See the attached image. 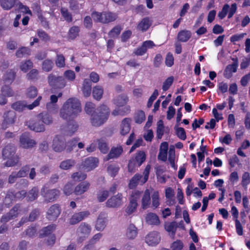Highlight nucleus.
I'll use <instances>...</instances> for the list:
<instances>
[{
	"label": "nucleus",
	"instance_id": "39448f33",
	"mask_svg": "<svg viewBox=\"0 0 250 250\" xmlns=\"http://www.w3.org/2000/svg\"><path fill=\"white\" fill-rule=\"evenodd\" d=\"M142 191L137 190H133L129 198V204L125 208V212L130 215L136 211L138 207L137 201L141 197Z\"/></svg>",
	"mask_w": 250,
	"mask_h": 250
},
{
	"label": "nucleus",
	"instance_id": "bb28decb",
	"mask_svg": "<svg viewBox=\"0 0 250 250\" xmlns=\"http://www.w3.org/2000/svg\"><path fill=\"white\" fill-rule=\"evenodd\" d=\"M39 188L37 187H33L26 194V200L27 202H32L36 200L39 196Z\"/></svg>",
	"mask_w": 250,
	"mask_h": 250
},
{
	"label": "nucleus",
	"instance_id": "e2e57ef3",
	"mask_svg": "<svg viewBox=\"0 0 250 250\" xmlns=\"http://www.w3.org/2000/svg\"><path fill=\"white\" fill-rule=\"evenodd\" d=\"M119 168L118 167L115 165H109L107 167L108 173L112 177H114L119 171Z\"/></svg>",
	"mask_w": 250,
	"mask_h": 250
},
{
	"label": "nucleus",
	"instance_id": "c756f323",
	"mask_svg": "<svg viewBox=\"0 0 250 250\" xmlns=\"http://www.w3.org/2000/svg\"><path fill=\"white\" fill-rule=\"evenodd\" d=\"M146 221L148 224L151 225H158L160 224L158 216L153 213H149L146 214Z\"/></svg>",
	"mask_w": 250,
	"mask_h": 250
},
{
	"label": "nucleus",
	"instance_id": "a18cd8bd",
	"mask_svg": "<svg viewBox=\"0 0 250 250\" xmlns=\"http://www.w3.org/2000/svg\"><path fill=\"white\" fill-rule=\"evenodd\" d=\"M145 114L143 110L138 111L136 113L134 116L135 122L138 124L142 123L145 120Z\"/></svg>",
	"mask_w": 250,
	"mask_h": 250
},
{
	"label": "nucleus",
	"instance_id": "864d4df0",
	"mask_svg": "<svg viewBox=\"0 0 250 250\" xmlns=\"http://www.w3.org/2000/svg\"><path fill=\"white\" fill-rule=\"evenodd\" d=\"M121 30L122 28L120 26H116L110 31L108 36L110 38H116L120 34Z\"/></svg>",
	"mask_w": 250,
	"mask_h": 250
},
{
	"label": "nucleus",
	"instance_id": "09e8293b",
	"mask_svg": "<svg viewBox=\"0 0 250 250\" xmlns=\"http://www.w3.org/2000/svg\"><path fill=\"white\" fill-rule=\"evenodd\" d=\"M54 65L53 62L50 60H45L42 63V68L45 72L50 71Z\"/></svg>",
	"mask_w": 250,
	"mask_h": 250
},
{
	"label": "nucleus",
	"instance_id": "ea45409f",
	"mask_svg": "<svg viewBox=\"0 0 250 250\" xmlns=\"http://www.w3.org/2000/svg\"><path fill=\"white\" fill-rule=\"evenodd\" d=\"M132 159L137 163V167H139L146 160V154L144 151H140Z\"/></svg>",
	"mask_w": 250,
	"mask_h": 250
},
{
	"label": "nucleus",
	"instance_id": "774afa93",
	"mask_svg": "<svg viewBox=\"0 0 250 250\" xmlns=\"http://www.w3.org/2000/svg\"><path fill=\"white\" fill-rule=\"evenodd\" d=\"M250 182V176L249 173L245 172L242 176V185L243 187L246 188Z\"/></svg>",
	"mask_w": 250,
	"mask_h": 250
},
{
	"label": "nucleus",
	"instance_id": "9d476101",
	"mask_svg": "<svg viewBox=\"0 0 250 250\" xmlns=\"http://www.w3.org/2000/svg\"><path fill=\"white\" fill-rule=\"evenodd\" d=\"M3 118L1 127L3 129H5L15 123L17 118L16 113L12 110L6 111L3 113Z\"/></svg>",
	"mask_w": 250,
	"mask_h": 250
},
{
	"label": "nucleus",
	"instance_id": "72a5a7b5",
	"mask_svg": "<svg viewBox=\"0 0 250 250\" xmlns=\"http://www.w3.org/2000/svg\"><path fill=\"white\" fill-rule=\"evenodd\" d=\"M18 0H0V4L4 10H9L17 4Z\"/></svg>",
	"mask_w": 250,
	"mask_h": 250
},
{
	"label": "nucleus",
	"instance_id": "4d7b16f0",
	"mask_svg": "<svg viewBox=\"0 0 250 250\" xmlns=\"http://www.w3.org/2000/svg\"><path fill=\"white\" fill-rule=\"evenodd\" d=\"M86 174L81 172H77L72 175V178L75 181H82L85 180L86 178Z\"/></svg>",
	"mask_w": 250,
	"mask_h": 250
},
{
	"label": "nucleus",
	"instance_id": "f257e3e1",
	"mask_svg": "<svg viewBox=\"0 0 250 250\" xmlns=\"http://www.w3.org/2000/svg\"><path fill=\"white\" fill-rule=\"evenodd\" d=\"M81 111L80 101L76 98H69L60 109V115L65 120H71Z\"/></svg>",
	"mask_w": 250,
	"mask_h": 250
},
{
	"label": "nucleus",
	"instance_id": "13d9d810",
	"mask_svg": "<svg viewBox=\"0 0 250 250\" xmlns=\"http://www.w3.org/2000/svg\"><path fill=\"white\" fill-rule=\"evenodd\" d=\"M29 181L26 179H21L16 184V188L18 189L25 188L28 187Z\"/></svg>",
	"mask_w": 250,
	"mask_h": 250
},
{
	"label": "nucleus",
	"instance_id": "c85d7f7f",
	"mask_svg": "<svg viewBox=\"0 0 250 250\" xmlns=\"http://www.w3.org/2000/svg\"><path fill=\"white\" fill-rule=\"evenodd\" d=\"M150 204V192L148 189H146L143 194L141 200L142 208L143 209H146Z\"/></svg>",
	"mask_w": 250,
	"mask_h": 250
},
{
	"label": "nucleus",
	"instance_id": "6e6552de",
	"mask_svg": "<svg viewBox=\"0 0 250 250\" xmlns=\"http://www.w3.org/2000/svg\"><path fill=\"white\" fill-rule=\"evenodd\" d=\"M30 166L26 165L23 166L18 171H13L9 175L8 178L9 184H14L18 178H23L27 176L29 171Z\"/></svg>",
	"mask_w": 250,
	"mask_h": 250
},
{
	"label": "nucleus",
	"instance_id": "e433bc0d",
	"mask_svg": "<svg viewBox=\"0 0 250 250\" xmlns=\"http://www.w3.org/2000/svg\"><path fill=\"white\" fill-rule=\"evenodd\" d=\"M56 228L55 224H51L42 228L40 234V236L43 237L49 235L55 230Z\"/></svg>",
	"mask_w": 250,
	"mask_h": 250
},
{
	"label": "nucleus",
	"instance_id": "412c9836",
	"mask_svg": "<svg viewBox=\"0 0 250 250\" xmlns=\"http://www.w3.org/2000/svg\"><path fill=\"white\" fill-rule=\"evenodd\" d=\"M238 60L237 58H236L235 62H234L231 64L228 65L226 66L224 73V75L226 78L229 79L231 78L232 76V73L233 72H236L238 67Z\"/></svg>",
	"mask_w": 250,
	"mask_h": 250
},
{
	"label": "nucleus",
	"instance_id": "473e14b6",
	"mask_svg": "<svg viewBox=\"0 0 250 250\" xmlns=\"http://www.w3.org/2000/svg\"><path fill=\"white\" fill-rule=\"evenodd\" d=\"M38 119L41 120L42 123L46 125H49L53 123V118L48 113L42 112L39 114L38 116Z\"/></svg>",
	"mask_w": 250,
	"mask_h": 250
},
{
	"label": "nucleus",
	"instance_id": "de8ad7c7",
	"mask_svg": "<svg viewBox=\"0 0 250 250\" xmlns=\"http://www.w3.org/2000/svg\"><path fill=\"white\" fill-rule=\"evenodd\" d=\"M38 89L34 86H31L27 89L26 96L28 98H34L37 96Z\"/></svg>",
	"mask_w": 250,
	"mask_h": 250
},
{
	"label": "nucleus",
	"instance_id": "0e129e2a",
	"mask_svg": "<svg viewBox=\"0 0 250 250\" xmlns=\"http://www.w3.org/2000/svg\"><path fill=\"white\" fill-rule=\"evenodd\" d=\"M40 210L38 208L33 209L29 216V221H34L39 217L40 215Z\"/></svg>",
	"mask_w": 250,
	"mask_h": 250
},
{
	"label": "nucleus",
	"instance_id": "37998d69",
	"mask_svg": "<svg viewBox=\"0 0 250 250\" xmlns=\"http://www.w3.org/2000/svg\"><path fill=\"white\" fill-rule=\"evenodd\" d=\"M142 176L139 174H136L134 176L130 179L129 183L128 184V187L130 189H133L135 188L137 185L139 180L142 178Z\"/></svg>",
	"mask_w": 250,
	"mask_h": 250
},
{
	"label": "nucleus",
	"instance_id": "8fccbe9b",
	"mask_svg": "<svg viewBox=\"0 0 250 250\" xmlns=\"http://www.w3.org/2000/svg\"><path fill=\"white\" fill-rule=\"evenodd\" d=\"M174 129L177 136L181 140H185L186 139V134L185 129L183 127H179L176 125Z\"/></svg>",
	"mask_w": 250,
	"mask_h": 250
},
{
	"label": "nucleus",
	"instance_id": "603ef678",
	"mask_svg": "<svg viewBox=\"0 0 250 250\" xmlns=\"http://www.w3.org/2000/svg\"><path fill=\"white\" fill-rule=\"evenodd\" d=\"M80 31L79 28L78 26H74L72 27L69 31L68 37L69 39H74L79 34Z\"/></svg>",
	"mask_w": 250,
	"mask_h": 250
},
{
	"label": "nucleus",
	"instance_id": "ddd939ff",
	"mask_svg": "<svg viewBox=\"0 0 250 250\" xmlns=\"http://www.w3.org/2000/svg\"><path fill=\"white\" fill-rule=\"evenodd\" d=\"M20 209V205L16 204L8 212L1 216L0 220V222L6 224L10 220L17 217L19 214Z\"/></svg>",
	"mask_w": 250,
	"mask_h": 250
},
{
	"label": "nucleus",
	"instance_id": "4be33fe9",
	"mask_svg": "<svg viewBox=\"0 0 250 250\" xmlns=\"http://www.w3.org/2000/svg\"><path fill=\"white\" fill-rule=\"evenodd\" d=\"M123 152V147L121 146H113L107 155V160L117 159L119 158Z\"/></svg>",
	"mask_w": 250,
	"mask_h": 250
},
{
	"label": "nucleus",
	"instance_id": "2f4dec72",
	"mask_svg": "<svg viewBox=\"0 0 250 250\" xmlns=\"http://www.w3.org/2000/svg\"><path fill=\"white\" fill-rule=\"evenodd\" d=\"M151 22L148 17H146L142 20L137 26L139 30L143 32L146 31L151 26Z\"/></svg>",
	"mask_w": 250,
	"mask_h": 250
},
{
	"label": "nucleus",
	"instance_id": "f8f14e48",
	"mask_svg": "<svg viewBox=\"0 0 250 250\" xmlns=\"http://www.w3.org/2000/svg\"><path fill=\"white\" fill-rule=\"evenodd\" d=\"M123 195L121 193H118L116 195H113L109 198L106 202V206L110 208H117L123 204Z\"/></svg>",
	"mask_w": 250,
	"mask_h": 250
},
{
	"label": "nucleus",
	"instance_id": "6e6d98bb",
	"mask_svg": "<svg viewBox=\"0 0 250 250\" xmlns=\"http://www.w3.org/2000/svg\"><path fill=\"white\" fill-rule=\"evenodd\" d=\"M1 91L5 97H12L14 94L13 90L8 85L3 86L1 87Z\"/></svg>",
	"mask_w": 250,
	"mask_h": 250
},
{
	"label": "nucleus",
	"instance_id": "20e7f679",
	"mask_svg": "<svg viewBox=\"0 0 250 250\" xmlns=\"http://www.w3.org/2000/svg\"><path fill=\"white\" fill-rule=\"evenodd\" d=\"M91 16L95 21L102 23H108L114 21L117 18V14L110 11H104L102 13L94 12Z\"/></svg>",
	"mask_w": 250,
	"mask_h": 250
},
{
	"label": "nucleus",
	"instance_id": "dca6fc26",
	"mask_svg": "<svg viewBox=\"0 0 250 250\" xmlns=\"http://www.w3.org/2000/svg\"><path fill=\"white\" fill-rule=\"evenodd\" d=\"M90 215L88 211H83L74 213L69 220L70 225H75Z\"/></svg>",
	"mask_w": 250,
	"mask_h": 250
},
{
	"label": "nucleus",
	"instance_id": "052dcab7",
	"mask_svg": "<svg viewBox=\"0 0 250 250\" xmlns=\"http://www.w3.org/2000/svg\"><path fill=\"white\" fill-rule=\"evenodd\" d=\"M174 80V78L172 76L169 77L167 78L164 82L162 86V89L164 91H166L169 89L170 86L172 85Z\"/></svg>",
	"mask_w": 250,
	"mask_h": 250
},
{
	"label": "nucleus",
	"instance_id": "0eeeda50",
	"mask_svg": "<svg viewBox=\"0 0 250 250\" xmlns=\"http://www.w3.org/2000/svg\"><path fill=\"white\" fill-rule=\"evenodd\" d=\"M48 82L50 86L54 89H62L66 85V82L62 76H56L50 74L48 76Z\"/></svg>",
	"mask_w": 250,
	"mask_h": 250
},
{
	"label": "nucleus",
	"instance_id": "a878e982",
	"mask_svg": "<svg viewBox=\"0 0 250 250\" xmlns=\"http://www.w3.org/2000/svg\"><path fill=\"white\" fill-rule=\"evenodd\" d=\"M130 121L131 119L127 118H125L122 121L121 124V134L122 135H125L130 131Z\"/></svg>",
	"mask_w": 250,
	"mask_h": 250
},
{
	"label": "nucleus",
	"instance_id": "9b49d317",
	"mask_svg": "<svg viewBox=\"0 0 250 250\" xmlns=\"http://www.w3.org/2000/svg\"><path fill=\"white\" fill-rule=\"evenodd\" d=\"M99 164L97 158L90 157L86 158L81 164L80 168L86 171H89L96 168Z\"/></svg>",
	"mask_w": 250,
	"mask_h": 250
},
{
	"label": "nucleus",
	"instance_id": "423d86ee",
	"mask_svg": "<svg viewBox=\"0 0 250 250\" xmlns=\"http://www.w3.org/2000/svg\"><path fill=\"white\" fill-rule=\"evenodd\" d=\"M42 99V96H39L36 100L30 104H27L25 101H18L13 104L11 107L14 110L19 112L23 111L26 108L29 110H31L39 105Z\"/></svg>",
	"mask_w": 250,
	"mask_h": 250
},
{
	"label": "nucleus",
	"instance_id": "5fc2aeb1",
	"mask_svg": "<svg viewBox=\"0 0 250 250\" xmlns=\"http://www.w3.org/2000/svg\"><path fill=\"white\" fill-rule=\"evenodd\" d=\"M33 66V63L30 60L26 61L24 62H21L20 65V68L21 71L26 72L29 69Z\"/></svg>",
	"mask_w": 250,
	"mask_h": 250
},
{
	"label": "nucleus",
	"instance_id": "49530a36",
	"mask_svg": "<svg viewBox=\"0 0 250 250\" xmlns=\"http://www.w3.org/2000/svg\"><path fill=\"white\" fill-rule=\"evenodd\" d=\"M30 53V51L28 48L22 47L17 51L16 56L18 58H22L25 56L29 55Z\"/></svg>",
	"mask_w": 250,
	"mask_h": 250
},
{
	"label": "nucleus",
	"instance_id": "4c0bfd02",
	"mask_svg": "<svg viewBox=\"0 0 250 250\" xmlns=\"http://www.w3.org/2000/svg\"><path fill=\"white\" fill-rule=\"evenodd\" d=\"M76 164V161L73 159H67L61 162L60 164V168L67 170L71 168Z\"/></svg>",
	"mask_w": 250,
	"mask_h": 250
},
{
	"label": "nucleus",
	"instance_id": "393cba45",
	"mask_svg": "<svg viewBox=\"0 0 250 250\" xmlns=\"http://www.w3.org/2000/svg\"><path fill=\"white\" fill-rule=\"evenodd\" d=\"M168 143L167 142H163L161 144L160 147V151L158 156V158L162 161H166L167 158Z\"/></svg>",
	"mask_w": 250,
	"mask_h": 250
},
{
	"label": "nucleus",
	"instance_id": "1a4fd4ad",
	"mask_svg": "<svg viewBox=\"0 0 250 250\" xmlns=\"http://www.w3.org/2000/svg\"><path fill=\"white\" fill-rule=\"evenodd\" d=\"M37 142L32 139L29 133H22L20 137V146L24 149H30L35 146Z\"/></svg>",
	"mask_w": 250,
	"mask_h": 250
},
{
	"label": "nucleus",
	"instance_id": "c9c22d12",
	"mask_svg": "<svg viewBox=\"0 0 250 250\" xmlns=\"http://www.w3.org/2000/svg\"><path fill=\"white\" fill-rule=\"evenodd\" d=\"M137 229L133 224H130L127 229L126 235L130 239H134L137 235Z\"/></svg>",
	"mask_w": 250,
	"mask_h": 250
},
{
	"label": "nucleus",
	"instance_id": "680f3d73",
	"mask_svg": "<svg viewBox=\"0 0 250 250\" xmlns=\"http://www.w3.org/2000/svg\"><path fill=\"white\" fill-rule=\"evenodd\" d=\"M63 76L67 80L69 81H73L76 77L75 72L71 70L65 71L63 73Z\"/></svg>",
	"mask_w": 250,
	"mask_h": 250
},
{
	"label": "nucleus",
	"instance_id": "338daca9",
	"mask_svg": "<svg viewBox=\"0 0 250 250\" xmlns=\"http://www.w3.org/2000/svg\"><path fill=\"white\" fill-rule=\"evenodd\" d=\"M38 71L37 69H32L27 75L26 77L28 80H34L38 79Z\"/></svg>",
	"mask_w": 250,
	"mask_h": 250
},
{
	"label": "nucleus",
	"instance_id": "7c9ffc66",
	"mask_svg": "<svg viewBox=\"0 0 250 250\" xmlns=\"http://www.w3.org/2000/svg\"><path fill=\"white\" fill-rule=\"evenodd\" d=\"M191 37V33L189 30L180 31L177 35V40L181 42H187Z\"/></svg>",
	"mask_w": 250,
	"mask_h": 250
},
{
	"label": "nucleus",
	"instance_id": "cd10ccee",
	"mask_svg": "<svg viewBox=\"0 0 250 250\" xmlns=\"http://www.w3.org/2000/svg\"><path fill=\"white\" fill-rule=\"evenodd\" d=\"M78 125L77 123L71 120V121L67 124V126L64 129V131L66 135L68 136L72 135L78 129Z\"/></svg>",
	"mask_w": 250,
	"mask_h": 250
},
{
	"label": "nucleus",
	"instance_id": "79ce46f5",
	"mask_svg": "<svg viewBox=\"0 0 250 250\" xmlns=\"http://www.w3.org/2000/svg\"><path fill=\"white\" fill-rule=\"evenodd\" d=\"M128 101L126 96L123 95H119L114 100V103L118 106H123L125 105Z\"/></svg>",
	"mask_w": 250,
	"mask_h": 250
},
{
	"label": "nucleus",
	"instance_id": "3c124183",
	"mask_svg": "<svg viewBox=\"0 0 250 250\" xmlns=\"http://www.w3.org/2000/svg\"><path fill=\"white\" fill-rule=\"evenodd\" d=\"M78 140L75 139H73L70 141H68L66 144L65 149L66 152H71L73 150V148L76 146Z\"/></svg>",
	"mask_w": 250,
	"mask_h": 250
},
{
	"label": "nucleus",
	"instance_id": "aec40b11",
	"mask_svg": "<svg viewBox=\"0 0 250 250\" xmlns=\"http://www.w3.org/2000/svg\"><path fill=\"white\" fill-rule=\"evenodd\" d=\"M107 215L106 213H101L97 218L95 228L99 231L103 230L106 226Z\"/></svg>",
	"mask_w": 250,
	"mask_h": 250
},
{
	"label": "nucleus",
	"instance_id": "a211bd4d",
	"mask_svg": "<svg viewBox=\"0 0 250 250\" xmlns=\"http://www.w3.org/2000/svg\"><path fill=\"white\" fill-rule=\"evenodd\" d=\"M52 147L55 151L60 152L65 149L66 143L62 139L56 137L53 139Z\"/></svg>",
	"mask_w": 250,
	"mask_h": 250
},
{
	"label": "nucleus",
	"instance_id": "69168bd1",
	"mask_svg": "<svg viewBox=\"0 0 250 250\" xmlns=\"http://www.w3.org/2000/svg\"><path fill=\"white\" fill-rule=\"evenodd\" d=\"M183 247V243L180 240H176L172 243L170 248L171 250H181Z\"/></svg>",
	"mask_w": 250,
	"mask_h": 250
},
{
	"label": "nucleus",
	"instance_id": "f03ea898",
	"mask_svg": "<svg viewBox=\"0 0 250 250\" xmlns=\"http://www.w3.org/2000/svg\"><path fill=\"white\" fill-rule=\"evenodd\" d=\"M17 148L12 144L6 145L2 149L1 156L4 160H7L4 163V167H13L17 166L19 162L20 157L16 154Z\"/></svg>",
	"mask_w": 250,
	"mask_h": 250
},
{
	"label": "nucleus",
	"instance_id": "5701e85b",
	"mask_svg": "<svg viewBox=\"0 0 250 250\" xmlns=\"http://www.w3.org/2000/svg\"><path fill=\"white\" fill-rule=\"evenodd\" d=\"M165 230L167 231L173 239L178 228V223L175 221L166 222L164 225Z\"/></svg>",
	"mask_w": 250,
	"mask_h": 250
},
{
	"label": "nucleus",
	"instance_id": "f704fd0d",
	"mask_svg": "<svg viewBox=\"0 0 250 250\" xmlns=\"http://www.w3.org/2000/svg\"><path fill=\"white\" fill-rule=\"evenodd\" d=\"M104 93V89L100 85H96L93 88L92 95L93 98L99 101L102 98Z\"/></svg>",
	"mask_w": 250,
	"mask_h": 250
},
{
	"label": "nucleus",
	"instance_id": "6ab92c4d",
	"mask_svg": "<svg viewBox=\"0 0 250 250\" xmlns=\"http://www.w3.org/2000/svg\"><path fill=\"white\" fill-rule=\"evenodd\" d=\"M160 236L158 232L153 231L149 233L146 237V242L150 246H154L159 243Z\"/></svg>",
	"mask_w": 250,
	"mask_h": 250
},
{
	"label": "nucleus",
	"instance_id": "58836bf2",
	"mask_svg": "<svg viewBox=\"0 0 250 250\" xmlns=\"http://www.w3.org/2000/svg\"><path fill=\"white\" fill-rule=\"evenodd\" d=\"M60 11L62 17L66 22H71L72 21V15L66 8L62 7L60 9Z\"/></svg>",
	"mask_w": 250,
	"mask_h": 250
},
{
	"label": "nucleus",
	"instance_id": "b1692460",
	"mask_svg": "<svg viewBox=\"0 0 250 250\" xmlns=\"http://www.w3.org/2000/svg\"><path fill=\"white\" fill-rule=\"evenodd\" d=\"M90 184L87 181L83 182L78 185L74 190V192L77 195L83 194L89 188Z\"/></svg>",
	"mask_w": 250,
	"mask_h": 250
},
{
	"label": "nucleus",
	"instance_id": "a19ab883",
	"mask_svg": "<svg viewBox=\"0 0 250 250\" xmlns=\"http://www.w3.org/2000/svg\"><path fill=\"white\" fill-rule=\"evenodd\" d=\"M98 143V148L103 153H106L108 150L109 147L106 141L104 139H100L97 140Z\"/></svg>",
	"mask_w": 250,
	"mask_h": 250
},
{
	"label": "nucleus",
	"instance_id": "2eb2a0df",
	"mask_svg": "<svg viewBox=\"0 0 250 250\" xmlns=\"http://www.w3.org/2000/svg\"><path fill=\"white\" fill-rule=\"evenodd\" d=\"M61 213V208L58 204L51 206L47 211L46 217L51 221L55 220Z\"/></svg>",
	"mask_w": 250,
	"mask_h": 250
},
{
	"label": "nucleus",
	"instance_id": "c03bdc74",
	"mask_svg": "<svg viewBox=\"0 0 250 250\" xmlns=\"http://www.w3.org/2000/svg\"><path fill=\"white\" fill-rule=\"evenodd\" d=\"M90 230V226L85 223H82L78 229V232L85 235L89 234Z\"/></svg>",
	"mask_w": 250,
	"mask_h": 250
},
{
	"label": "nucleus",
	"instance_id": "7ed1b4c3",
	"mask_svg": "<svg viewBox=\"0 0 250 250\" xmlns=\"http://www.w3.org/2000/svg\"><path fill=\"white\" fill-rule=\"evenodd\" d=\"M109 115V110L107 106L102 105L99 106L91 115L90 122L95 127L102 125L107 121Z\"/></svg>",
	"mask_w": 250,
	"mask_h": 250
},
{
	"label": "nucleus",
	"instance_id": "f3484780",
	"mask_svg": "<svg viewBox=\"0 0 250 250\" xmlns=\"http://www.w3.org/2000/svg\"><path fill=\"white\" fill-rule=\"evenodd\" d=\"M27 125L30 129L37 132H43L45 130L44 125L42 124L41 121L38 118L37 120L27 122Z\"/></svg>",
	"mask_w": 250,
	"mask_h": 250
},
{
	"label": "nucleus",
	"instance_id": "4468645a",
	"mask_svg": "<svg viewBox=\"0 0 250 250\" xmlns=\"http://www.w3.org/2000/svg\"><path fill=\"white\" fill-rule=\"evenodd\" d=\"M42 195L44 198V201L46 203L54 201L60 195V191L57 189H48L45 191L43 188L41 190Z\"/></svg>",
	"mask_w": 250,
	"mask_h": 250
},
{
	"label": "nucleus",
	"instance_id": "bf43d9fd",
	"mask_svg": "<svg viewBox=\"0 0 250 250\" xmlns=\"http://www.w3.org/2000/svg\"><path fill=\"white\" fill-rule=\"evenodd\" d=\"M109 196V191L107 190H103L97 194V199L99 202H103Z\"/></svg>",
	"mask_w": 250,
	"mask_h": 250
}]
</instances>
